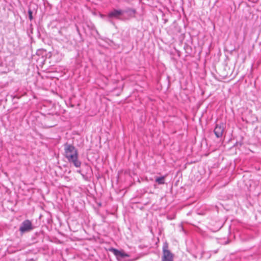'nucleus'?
<instances>
[{
    "label": "nucleus",
    "mask_w": 261,
    "mask_h": 261,
    "mask_svg": "<svg viewBox=\"0 0 261 261\" xmlns=\"http://www.w3.org/2000/svg\"><path fill=\"white\" fill-rule=\"evenodd\" d=\"M109 251L112 252L116 256L117 260H120L125 257H128L129 255L122 251L119 250L114 248H111Z\"/></svg>",
    "instance_id": "obj_5"
},
{
    "label": "nucleus",
    "mask_w": 261,
    "mask_h": 261,
    "mask_svg": "<svg viewBox=\"0 0 261 261\" xmlns=\"http://www.w3.org/2000/svg\"><path fill=\"white\" fill-rule=\"evenodd\" d=\"M165 177L161 176L155 178V181L158 183L159 185H162L165 183Z\"/></svg>",
    "instance_id": "obj_7"
},
{
    "label": "nucleus",
    "mask_w": 261,
    "mask_h": 261,
    "mask_svg": "<svg viewBox=\"0 0 261 261\" xmlns=\"http://www.w3.org/2000/svg\"><path fill=\"white\" fill-rule=\"evenodd\" d=\"M174 255L168 249V244L167 242L164 243L163 245V256L162 261H173Z\"/></svg>",
    "instance_id": "obj_2"
},
{
    "label": "nucleus",
    "mask_w": 261,
    "mask_h": 261,
    "mask_svg": "<svg viewBox=\"0 0 261 261\" xmlns=\"http://www.w3.org/2000/svg\"><path fill=\"white\" fill-rule=\"evenodd\" d=\"M33 229V226L31 222L29 220H24L21 224L19 228V231L21 233L30 231Z\"/></svg>",
    "instance_id": "obj_4"
},
{
    "label": "nucleus",
    "mask_w": 261,
    "mask_h": 261,
    "mask_svg": "<svg viewBox=\"0 0 261 261\" xmlns=\"http://www.w3.org/2000/svg\"><path fill=\"white\" fill-rule=\"evenodd\" d=\"M29 13V18L30 20H32L33 19V12L31 10H29L28 11Z\"/></svg>",
    "instance_id": "obj_8"
},
{
    "label": "nucleus",
    "mask_w": 261,
    "mask_h": 261,
    "mask_svg": "<svg viewBox=\"0 0 261 261\" xmlns=\"http://www.w3.org/2000/svg\"><path fill=\"white\" fill-rule=\"evenodd\" d=\"M224 130V124L223 123L216 124L215 127L214 133L217 138H221Z\"/></svg>",
    "instance_id": "obj_6"
},
{
    "label": "nucleus",
    "mask_w": 261,
    "mask_h": 261,
    "mask_svg": "<svg viewBox=\"0 0 261 261\" xmlns=\"http://www.w3.org/2000/svg\"><path fill=\"white\" fill-rule=\"evenodd\" d=\"M124 13H130L132 14H135L136 13V10L132 9H127L125 11L114 9L109 13L108 17L111 18H118L119 16Z\"/></svg>",
    "instance_id": "obj_3"
},
{
    "label": "nucleus",
    "mask_w": 261,
    "mask_h": 261,
    "mask_svg": "<svg viewBox=\"0 0 261 261\" xmlns=\"http://www.w3.org/2000/svg\"><path fill=\"white\" fill-rule=\"evenodd\" d=\"M137 258H134V259H131L129 260V261H134L136 260Z\"/></svg>",
    "instance_id": "obj_9"
},
{
    "label": "nucleus",
    "mask_w": 261,
    "mask_h": 261,
    "mask_svg": "<svg viewBox=\"0 0 261 261\" xmlns=\"http://www.w3.org/2000/svg\"><path fill=\"white\" fill-rule=\"evenodd\" d=\"M65 156L68 162L72 164L76 168L81 167L82 163L79 160L77 150L71 144L66 143L64 145Z\"/></svg>",
    "instance_id": "obj_1"
},
{
    "label": "nucleus",
    "mask_w": 261,
    "mask_h": 261,
    "mask_svg": "<svg viewBox=\"0 0 261 261\" xmlns=\"http://www.w3.org/2000/svg\"><path fill=\"white\" fill-rule=\"evenodd\" d=\"M77 172H79V173H81V170H79V171H77Z\"/></svg>",
    "instance_id": "obj_10"
}]
</instances>
